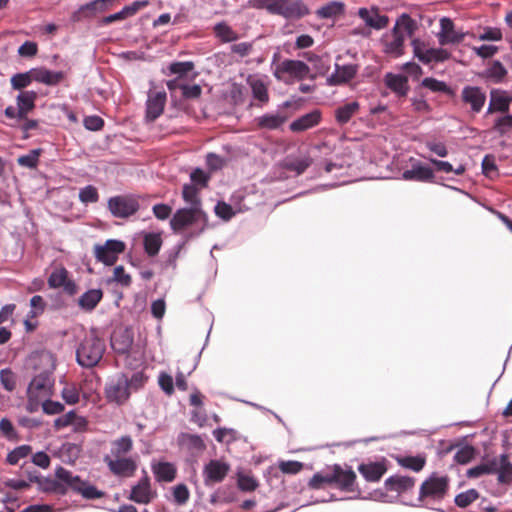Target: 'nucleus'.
Returning <instances> with one entry per match:
<instances>
[{
  "label": "nucleus",
  "instance_id": "f257e3e1",
  "mask_svg": "<svg viewBox=\"0 0 512 512\" xmlns=\"http://www.w3.org/2000/svg\"><path fill=\"white\" fill-rule=\"evenodd\" d=\"M148 377L143 371L133 372L131 375L117 373L110 377L105 385V395L110 403L125 404L132 393L144 388Z\"/></svg>",
  "mask_w": 512,
  "mask_h": 512
},
{
  "label": "nucleus",
  "instance_id": "f03ea898",
  "mask_svg": "<svg viewBox=\"0 0 512 512\" xmlns=\"http://www.w3.org/2000/svg\"><path fill=\"white\" fill-rule=\"evenodd\" d=\"M417 29V23L408 14H401L394 27L384 33L380 39L382 51L393 58H398L404 53L406 37H411Z\"/></svg>",
  "mask_w": 512,
  "mask_h": 512
},
{
  "label": "nucleus",
  "instance_id": "7ed1b4c3",
  "mask_svg": "<svg viewBox=\"0 0 512 512\" xmlns=\"http://www.w3.org/2000/svg\"><path fill=\"white\" fill-rule=\"evenodd\" d=\"M254 6L289 20L301 18L309 13L308 8L299 0H255Z\"/></svg>",
  "mask_w": 512,
  "mask_h": 512
},
{
  "label": "nucleus",
  "instance_id": "20e7f679",
  "mask_svg": "<svg viewBox=\"0 0 512 512\" xmlns=\"http://www.w3.org/2000/svg\"><path fill=\"white\" fill-rule=\"evenodd\" d=\"M207 225V216L201 208L178 209L170 220V227L176 233H181L188 228H195L198 233Z\"/></svg>",
  "mask_w": 512,
  "mask_h": 512
},
{
  "label": "nucleus",
  "instance_id": "39448f33",
  "mask_svg": "<svg viewBox=\"0 0 512 512\" xmlns=\"http://www.w3.org/2000/svg\"><path fill=\"white\" fill-rule=\"evenodd\" d=\"M104 351V342L94 333H90L86 335L76 351L77 362L82 367H94L101 360Z\"/></svg>",
  "mask_w": 512,
  "mask_h": 512
},
{
  "label": "nucleus",
  "instance_id": "423d86ee",
  "mask_svg": "<svg viewBox=\"0 0 512 512\" xmlns=\"http://www.w3.org/2000/svg\"><path fill=\"white\" fill-rule=\"evenodd\" d=\"M56 478L66 485L67 488L80 494L86 499L101 498L104 493L98 490L94 485L82 480L79 476L74 475L63 467H58L55 471Z\"/></svg>",
  "mask_w": 512,
  "mask_h": 512
},
{
  "label": "nucleus",
  "instance_id": "0eeeda50",
  "mask_svg": "<svg viewBox=\"0 0 512 512\" xmlns=\"http://www.w3.org/2000/svg\"><path fill=\"white\" fill-rule=\"evenodd\" d=\"M53 383L52 375L48 371L36 375L31 380L27 388L28 405L31 410L50 397Z\"/></svg>",
  "mask_w": 512,
  "mask_h": 512
},
{
  "label": "nucleus",
  "instance_id": "6e6552de",
  "mask_svg": "<svg viewBox=\"0 0 512 512\" xmlns=\"http://www.w3.org/2000/svg\"><path fill=\"white\" fill-rule=\"evenodd\" d=\"M448 486L447 476L433 473L421 484L418 500L421 502L441 501L448 491Z\"/></svg>",
  "mask_w": 512,
  "mask_h": 512
},
{
  "label": "nucleus",
  "instance_id": "1a4fd4ad",
  "mask_svg": "<svg viewBox=\"0 0 512 512\" xmlns=\"http://www.w3.org/2000/svg\"><path fill=\"white\" fill-rule=\"evenodd\" d=\"M107 207L116 218H128L139 209V202L133 195H118L108 199Z\"/></svg>",
  "mask_w": 512,
  "mask_h": 512
},
{
  "label": "nucleus",
  "instance_id": "9d476101",
  "mask_svg": "<svg viewBox=\"0 0 512 512\" xmlns=\"http://www.w3.org/2000/svg\"><path fill=\"white\" fill-rule=\"evenodd\" d=\"M414 56L422 63L443 62L450 57V53L443 48H430L420 39L411 42Z\"/></svg>",
  "mask_w": 512,
  "mask_h": 512
},
{
  "label": "nucleus",
  "instance_id": "9b49d317",
  "mask_svg": "<svg viewBox=\"0 0 512 512\" xmlns=\"http://www.w3.org/2000/svg\"><path fill=\"white\" fill-rule=\"evenodd\" d=\"M309 73L310 68L303 61L286 59L276 66L274 76L279 80H284L286 75L302 80L307 78Z\"/></svg>",
  "mask_w": 512,
  "mask_h": 512
},
{
  "label": "nucleus",
  "instance_id": "f8f14e48",
  "mask_svg": "<svg viewBox=\"0 0 512 512\" xmlns=\"http://www.w3.org/2000/svg\"><path fill=\"white\" fill-rule=\"evenodd\" d=\"M125 250V243L120 240L109 239L103 245H95L94 254L97 261L107 266L113 265L119 255Z\"/></svg>",
  "mask_w": 512,
  "mask_h": 512
},
{
  "label": "nucleus",
  "instance_id": "ddd939ff",
  "mask_svg": "<svg viewBox=\"0 0 512 512\" xmlns=\"http://www.w3.org/2000/svg\"><path fill=\"white\" fill-rule=\"evenodd\" d=\"M410 168L406 169L402 173V179L406 181H416V182H433L435 179L434 170L428 166L427 164L422 163L421 161L410 158L409 159Z\"/></svg>",
  "mask_w": 512,
  "mask_h": 512
},
{
  "label": "nucleus",
  "instance_id": "4468645a",
  "mask_svg": "<svg viewBox=\"0 0 512 512\" xmlns=\"http://www.w3.org/2000/svg\"><path fill=\"white\" fill-rule=\"evenodd\" d=\"M230 471V466L220 460H210L203 468V480L206 486L222 482Z\"/></svg>",
  "mask_w": 512,
  "mask_h": 512
},
{
  "label": "nucleus",
  "instance_id": "2eb2a0df",
  "mask_svg": "<svg viewBox=\"0 0 512 512\" xmlns=\"http://www.w3.org/2000/svg\"><path fill=\"white\" fill-rule=\"evenodd\" d=\"M104 461L113 474L121 477H130L137 469L136 460L132 457H104Z\"/></svg>",
  "mask_w": 512,
  "mask_h": 512
},
{
  "label": "nucleus",
  "instance_id": "dca6fc26",
  "mask_svg": "<svg viewBox=\"0 0 512 512\" xmlns=\"http://www.w3.org/2000/svg\"><path fill=\"white\" fill-rule=\"evenodd\" d=\"M156 496L157 492L152 489L150 479L145 474L137 484L132 486L129 499L138 504H149Z\"/></svg>",
  "mask_w": 512,
  "mask_h": 512
},
{
  "label": "nucleus",
  "instance_id": "f3484780",
  "mask_svg": "<svg viewBox=\"0 0 512 512\" xmlns=\"http://www.w3.org/2000/svg\"><path fill=\"white\" fill-rule=\"evenodd\" d=\"M48 285L53 289L62 288L68 295L77 293V285L73 280L69 279L68 271L64 267H59L52 271L48 278Z\"/></svg>",
  "mask_w": 512,
  "mask_h": 512
},
{
  "label": "nucleus",
  "instance_id": "a211bd4d",
  "mask_svg": "<svg viewBox=\"0 0 512 512\" xmlns=\"http://www.w3.org/2000/svg\"><path fill=\"white\" fill-rule=\"evenodd\" d=\"M464 37L465 33L455 30L454 23L450 18L440 19V31L437 33V39L441 45L459 43Z\"/></svg>",
  "mask_w": 512,
  "mask_h": 512
},
{
  "label": "nucleus",
  "instance_id": "6ab92c4d",
  "mask_svg": "<svg viewBox=\"0 0 512 512\" xmlns=\"http://www.w3.org/2000/svg\"><path fill=\"white\" fill-rule=\"evenodd\" d=\"M165 104L166 92L164 90L149 91L146 101V118L149 121L157 119L163 113Z\"/></svg>",
  "mask_w": 512,
  "mask_h": 512
},
{
  "label": "nucleus",
  "instance_id": "aec40b11",
  "mask_svg": "<svg viewBox=\"0 0 512 512\" xmlns=\"http://www.w3.org/2000/svg\"><path fill=\"white\" fill-rule=\"evenodd\" d=\"M512 102V96L507 91L500 89H493L490 92L489 105L486 114L495 112L507 113Z\"/></svg>",
  "mask_w": 512,
  "mask_h": 512
},
{
  "label": "nucleus",
  "instance_id": "412c9836",
  "mask_svg": "<svg viewBox=\"0 0 512 512\" xmlns=\"http://www.w3.org/2000/svg\"><path fill=\"white\" fill-rule=\"evenodd\" d=\"M358 16L364 21V23L376 30L385 28L389 23V18L386 15L380 14L378 7L360 8L358 10Z\"/></svg>",
  "mask_w": 512,
  "mask_h": 512
},
{
  "label": "nucleus",
  "instance_id": "4be33fe9",
  "mask_svg": "<svg viewBox=\"0 0 512 512\" xmlns=\"http://www.w3.org/2000/svg\"><path fill=\"white\" fill-rule=\"evenodd\" d=\"M358 72L356 64L340 65L335 63L334 72L327 78V83L331 86L342 85L349 82Z\"/></svg>",
  "mask_w": 512,
  "mask_h": 512
},
{
  "label": "nucleus",
  "instance_id": "5701e85b",
  "mask_svg": "<svg viewBox=\"0 0 512 512\" xmlns=\"http://www.w3.org/2000/svg\"><path fill=\"white\" fill-rule=\"evenodd\" d=\"M321 119V111L318 109H314L311 112L306 113L292 121L289 125V129L294 133L304 132L319 125Z\"/></svg>",
  "mask_w": 512,
  "mask_h": 512
},
{
  "label": "nucleus",
  "instance_id": "b1692460",
  "mask_svg": "<svg viewBox=\"0 0 512 512\" xmlns=\"http://www.w3.org/2000/svg\"><path fill=\"white\" fill-rule=\"evenodd\" d=\"M492 474H497L499 483L510 484L512 483V463L506 455L494 457L491 459Z\"/></svg>",
  "mask_w": 512,
  "mask_h": 512
},
{
  "label": "nucleus",
  "instance_id": "393cba45",
  "mask_svg": "<svg viewBox=\"0 0 512 512\" xmlns=\"http://www.w3.org/2000/svg\"><path fill=\"white\" fill-rule=\"evenodd\" d=\"M332 478L333 483L337 485L338 488L344 491H353V485L356 479V474L350 468H342L339 465H334L332 467Z\"/></svg>",
  "mask_w": 512,
  "mask_h": 512
},
{
  "label": "nucleus",
  "instance_id": "a878e982",
  "mask_svg": "<svg viewBox=\"0 0 512 512\" xmlns=\"http://www.w3.org/2000/svg\"><path fill=\"white\" fill-rule=\"evenodd\" d=\"M462 100L471 106L473 112H480L486 101V94L480 87L466 86L463 88Z\"/></svg>",
  "mask_w": 512,
  "mask_h": 512
},
{
  "label": "nucleus",
  "instance_id": "bb28decb",
  "mask_svg": "<svg viewBox=\"0 0 512 512\" xmlns=\"http://www.w3.org/2000/svg\"><path fill=\"white\" fill-rule=\"evenodd\" d=\"M151 470L157 482H172L176 478L177 468L173 463L152 460Z\"/></svg>",
  "mask_w": 512,
  "mask_h": 512
},
{
  "label": "nucleus",
  "instance_id": "cd10ccee",
  "mask_svg": "<svg viewBox=\"0 0 512 512\" xmlns=\"http://www.w3.org/2000/svg\"><path fill=\"white\" fill-rule=\"evenodd\" d=\"M288 119L287 115L281 112H271L255 119L257 126L261 129L275 130L281 127Z\"/></svg>",
  "mask_w": 512,
  "mask_h": 512
},
{
  "label": "nucleus",
  "instance_id": "c85d7f7f",
  "mask_svg": "<svg viewBox=\"0 0 512 512\" xmlns=\"http://www.w3.org/2000/svg\"><path fill=\"white\" fill-rule=\"evenodd\" d=\"M360 110V104L357 101L345 103L335 109L334 116L338 125L347 124Z\"/></svg>",
  "mask_w": 512,
  "mask_h": 512
},
{
  "label": "nucleus",
  "instance_id": "c756f323",
  "mask_svg": "<svg viewBox=\"0 0 512 512\" xmlns=\"http://www.w3.org/2000/svg\"><path fill=\"white\" fill-rule=\"evenodd\" d=\"M415 485V479L408 476L395 475L385 480L386 489L397 493H404L412 489Z\"/></svg>",
  "mask_w": 512,
  "mask_h": 512
},
{
  "label": "nucleus",
  "instance_id": "7c9ffc66",
  "mask_svg": "<svg viewBox=\"0 0 512 512\" xmlns=\"http://www.w3.org/2000/svg\"><path fill=\"white\" fill-rule=\"evenodd\" d=\"M33 74L34 81L48 86L57 85L64 78V73L62 71H51L46 68H34Z\"/></svg>",
  "mask_w": 512,
  "mask_h": 512
},
{
  "label": "nucleus",
  "instance_id": "2f4dec72",
  "mask_svg": "<svg viewBox=\"0 0 512 512\" xmlns=\"http://www.w3.org/2000/svg\"><path fill=\"white\" fill-rule=\"evenodd\" d=\"M358 469L362 476L371 482L379 481L386 472V466L382 462L361 464Z\"/></svg>",
  "mask_w": 512,
  "mask_h": 512
},
{
  "label": "nucleus",
  "instance_id": "473e14b6",
  "mask_svg": "<svg viewBox=\"0 0 512 512\" xmlns=\"http://www.w3.org/2000/svg\"><path fill=\"white\" fill-rule=\"evenodd\" d=\"M37 93L35 91H21L16 97V107L26 119L29 112L35 107Z\"/></svg>",
  "mask_w": 512,
  "mask_h": 512
},
{
  "label": "nucleus",
  "instance_id": "72a5a7b5",
  "mask_svg": "<svg viewBox=\"0 0 512 512\" xmlns=\"http://www.w3.org/2000/svg\"><path fill=\"white\" fill-rule=\"evenodd\" d=\"M133 449V440L130 436L124 435L111 442L110 453L105 457L126 456Z\"/></svg>",
  "mask_w": 512,
  "mask_h": 512
},
{
  "label": "nucleus",
  "instance_id": "f704fd0d",
  "mask_svg": "<svg viewBox=\"0 0 512 512\" xmlns=\"http://www.w3.org/2000/svg\"><path fill=\"white\" fill-rule=\"evenodd\" d=\"M385 84L399 96H405L409 90L408 80L403 75L387 73L385 75Z\"/></svg>",
  "mask_w": 512,
  "mask_h": 512
},
{
  "label": "nucleus",
  "instance_id": "c9c22d12",
  "mask_svg": "<svg viewBox=\"0 0 512 512\" xmlns=\"http://www.w3.org/2000/svg\"><path fill=\"white\" fill-rule=\"evenodd\" d=\"M143 245L145 252L149 256L157 255L162 246L161 234L155 232L146 233L144 235Z\"/></svg>",
  "mask_w": 512,
  "mask_h": 512
},
{
  "label": "nucleus",
  "instance_id": "e433bc0d",
  "mask_svg": "<svg viewBox=\"0 0 512 512\" xmlns=\"http://www.w3.org/2000/svg\"><path fill=\"white\" fill-rule=\"evenodd\" d=\"M102 299V291L100 289H91L85 292L79 298V306L85 310L94 309Z\"/></svg>",
  "mask_w": 512,
  "mask_h": 512
},
{
  "label": "nucleus",
  "instance_id": "4c0bfd02",
  "mask_svg": "<svg viewBox=\"0 0 512 512\" xmlns=\"http://www.w3.org/2000/svg\"><path fill=\"white\" fill-rule=\"evenodd\" d=\"M426 463V458L422 455L417 456H405L398 458V464L406 469H410L414 472L421 471Z\"/></svg>",
  "mask_w": 512,
  "mask_h": 512
},
{
  "label": "nucleus",
  "instance_id": "58836bf2",
  "mask_svg": "<svg viewBox=\"0 0 512 512\" xmlns=\"http://www.w3.org/2000/svg\"><path fill=\"white\" fill-rule=\"evenodd\" d=\"M248 83L251 87L253 97L260 102H267L269 99L268 90L263 80L259 78H249Z\"/></svg>",
  "mask_w": 512,
  "mask_h": 512
},
{
  "label": "nucleus",
  "instance_id": "ea45409f",
  "mask_svg": "<svg viewBox=\"0 0 512 512\" xmlns=\"http://www.w3.org/2000/svg\"><path fill=\"white\" fill-rule=\"evenodd\" d=\"M32 81H34L33 69L24 73H16L10 79L11 87L14 90H22L28 87Z\"/></svg>",
  "mask_w": 512,
  "mask_h": 512
},
{
  "label": "nucleus",
  "instance_id": "a19ab883",
  "mask_svg": "<svg viewBox=\"0 0 512 512\" xmlns=\"http://www.w3.org/2000/svg\"><path fill=\"white\" fill-rule=\"evenodd\" d=\"M184 201L189 205L188 208H201V202L198 196V188L193 184H185L182 190Z\"/></svg>",
  "mask_w": 512,
  "mask_h": 512
},
{
  "label": "nucleus",
  "instance_id": "79ce46f5",
  "mask_svg": "<svg viewBox=\"0 0 512 512\" xmlns=\"http://www.w3.org/2000/svg\"><path fill=\"white\" fill-rule=\"evenodd\" d=\"M79 454L80 447L74 443H64L59 449V457L64 462L74 463Z\"/></svg>",
  "mask_w": 512,
  "mask_h": 512
},
{
  "label": "nucleus",
  "instance_id": "37998d69",
  "mask_svg": "<svg viewBox=\"0 0 512 512\" xmlns=\"http://www.w3.org/2000/svg\"><path fill=\"white\" fill-rule=\"evenodd\" d=\"M343 11V4L339 2H330L316 11V15L321 19L333 18Z\"/></svg>",
  "mask_w": 512,
  "mask_h": 512
},
{
  "label": "nucleus",
  "instance_id": "c03bdc74",
  "mask_svg": "<svg viewBox=\"0 0 512 512\" xmlns=\"http://www.w3.org/2000/svg\"><path fill=\"white\" fill-rule=\"evenodd\" d=\"M41 150L40 149H33L29 151V153L25 155H21L17 159V163L22 166L29 169L36 168L39 162V156H40Z\"/></svg>",
  "mask_w": 512,
  "mask_h": 512
},
{
  "label": "nucleus",
  "instance_id": "a18cd8bd",
  "mask_svg": "<svg viewBox=\"0 0 512 512\" xmlns=\"http://www.w3.org/2000/svg\"><path fill=\"white\" fill-rule=\"evenodd\" d=\"M493 129L499 135L503 136L512 131V115L505 114L495 119Z\"/></svg>",
  "mask_w": 512,
  "mask_h": 512
},
{
  "label": "nucleus",
  "instance_id": "49530a36",
  "mask_svg": "<svg viewBox=\"0 0 512 512\" xmlns=\"http://www.w3.org/2000/svg\"><path fill=\"white\" fill-rule=\"evenodd\" d=\"M506 74L507 70L499 61H494L486 71L487 78L495 83L501 82Z\"/></svg>",
  "mask_w": 512,
  "mask_h": 512
},
{
  "label": "nucleus",
  "instance_id": "de8ad7c7",
  "mask_svg": "<svg viewBox=\"0 0 512 512\" xmlns=\"http://www.w3.org/2000/svg\"><path fill=\"white\" fill-rule=\"evenodd\" d=\"M479 497V493L475 489H469L455 496L454 502L460 508L469 506Z\"/></svg>",
  "mask_w": 512,
  "mask_h": 512
},
{
  "label": "nucleus",
  "instance_id": "09e8293b",
  "mask_svg": "<svg viewBox=\"0 0 512 512\" xmlns=\"http://www.w3.org/2000/svg\"><path fill=\"white\" fill-rule=\"evenodd\" d=\"M332 470H328L326 472H319L313 475V477L309 481V486L313 489H319L323 487L325 484H332Z\"/></svg>",
  "mask_w": 512,
  "mask_h": 512
},
{
  "label": "nucleus",
  "instance_id": "8fccbe9b",
  "mask_svg": "<svg viewBox=\"0 0 512 512\" xmlns=\"http://www.w3.org/2000/svg\"><path fill=\"white\" fill-rule=\"evenodd\" d=\"M31 453L29 445H21L8 453L7 462L11 465H16L21 459L27 457Z\"/></svg>",
  "mask_w": 512,
  "mask_h": 512
},
{
  "label": "nucleus",
  "instance_id": "3c124183",
  "mask_svg": "<svg viewBox=\"0 0 512 512\" xmlns=\"http://www.w3.org/2000/svg\"><path fill=\"white\" fill-rule=\"evenodd\" d=\"M98 199V190L92 185H87L79 190V200L83 204L96 203Z\"/></svg>",
  "mask_w": 512,
  "mask_h": 512
},
{
  "label": "nucleus",
  "instance_id": "603ef678",
  "mask_svg": "<svg viewBox=\"0 0 512 512\" xmlns=\"http://www.w3.org/2000/svg\"><path fill=\"white\" fill-rule=\"evenodd\" d=\"M173 500L177 505H184L190 497V492L185 484H178L172 489Z\"/></svg>",
  "mask_w": 512,
  "mask_h": 512
},
{
  "label": "nucleus",
  "instance_id": "864d4df0",
  "mask_svg": "<svg viewBox=\"0 0 512 512\" xmlns=\"http://www.w3.org/2000/svg\"><path fill=\"white\" fill-rule=\"evenodd\" d=\"M0 383L3 388L9 392L16 387V376L12 370L6 368L0 371Z\"/></svg>",
  "mask_w": 512,
  "mask_h": 512
},
{
  "label": "nucleus",
  "instance_id": "5fc2aeb1",
  "mask_svg": "<svg viewBox=\"0 0 512 512\" xmlns=\"http://www.w3.org/2000/svg\"><path fill=\"white\" fill-rule=\"evenodd\" d=\"M214 31L216 36L225 42H231L237 38L236 33L225 23L217 24Z\"/></svg>",
  "mask_w": 512,
  "mask_h": 512
},
{
  "label": "nucleus",
  "instance_id": "6e6d98bb",
  "mask_svg": "<svg viewBox=\"0 0 512 512\" xmlns=\"http://www.w3.org/2000/svg\"><path fill=\"white\" fill-rule=\"evenodd\" d=\"M491 467H492L491 460H488V461L482 462L481 464H479L475 467L468 469L466 475L468 478H479L486 474H492Z\"/></svg>",
  "mask_w": 512,
  "mask_h": 512
},
{
  "label": "nucleus",
  "instance_id": "4d7b16f0",
  "mask_svg": "<svg viewBox=\"0 0 512 512\" xmlns=\"http://www.w3.org/2000/svg\"><path fill=\"white\" fill-rule=\"evenodd\" d=\"M194 68V65L192 62H174L171 63L169 66V70L171 74L178 75L177 78L181 79L184 75L191 72Z\"/></svg>",
  "mask_w": 512,
  "mask_h": 512
},
{
  "label": "nucleus",
  "instance_id": "13d9d810",
  "mask_svg": "<svg viewBox=\"0 0 512 512\" xmlns=\"http://www.w3.org/2000/svg\"><path fill=\"white\" fill-rule=\"evenodd\" d=\"M422 86L433 91V92H446L448 86L445 82L439 81L432 77H427L422 80Z\"/></svg>",
  "mask_w": 512,
  "mask_h": 512
},
{
  "label": "nucleus",
  "instance_id": "bf43d9fd",
  "mask_svg": "<svg viewBox=\"0 0 512 512\" xmlns=\"http://www.w3.org/2000/svg\"><path fill=\"white\" fill-rule=\"evenodd\" d=\"M31 310L28 314L30 318H35L42 314L45 309V302L40 295H35L30 299Z\"/></svg>",
  "mask_w": 512,
  "mask_h": 512
},
{
  "label": "nucleus",
  "instance_id": "052dcab7",
  "mask_svg": "<svg viewBox=\"0 0 512 512\" xmlns=\"http://www.w3.org/2000/svg\"><path fill=\"white\" fill-rule=\"evenodd\" d=\"M112 281L127 287L131 283V277L125 272L123 266H117L114 268Z\"/></svg>",
  "mask_w": 512,
  "mask_h": 512
},
{
  "label": "nucleus",
  "instance_id": "680f3d73",
  "mask_svg": "<svg viewBox=\"0 0 512 512\" xmlns=\"http://www.w3.org/2000/svg\"><path fill=\"white\" fill-rule=\"evenodd\" d=\"M43 411L48 415L59 414L64 410V405L58 401H52L48 398L41 401Z\"/></svg>",
  "mask_w": 512,
  "mask_h": 512
},
{
  "label": "nucleus",
  "instance_id": "e2e57ef3",
  "mask_svg": "<svg viewBox=\"0 0 512 512\" xmlns=\"http://www.w3.org/2000/svg\"><path fill=\"white\" fill-rule=\"evenodd\" d=\"M214 210L216 215L225 221L230 220L235 215L232 207L225 202H218Z\"/></svg>",
  "mask_w": 512,
  "mask_h": 512
},
{
  "label": "nucleus",
  "instance_id": "0e129e2a",
  "mask_svg": "<svg viewBox=\"0 0 512 512\" xmlns=\"http://www.w3.org/2000/svg\"><path fill=\"white\" fill-rule=\"evenodd\" d=\"M192 184L196 187H205L209 180V175L200 168L194 169L190 174Z\"/></svg>",
  "mask_w": 512,
  "mask_h": 512
},
{
  "label": "nucleus",
  "instance_id": "69168bd1",
  "mask_svg": "<svg viewBox=\"0 0 512 512\" xmlns=\"http://www.w3.org/2000/svg\"><path fill=\"white\" fill-rule=\"evenodd\" d=\"M311 164L309 158H302L290 161L286 164L287 169L294 171L297 175L302 174Z\"/></svg>",
  "mask_w": 512,
  "mask_h": 512
},
{
  "label": "nucleus",
  "instance_id": "338daca9",
  "mask_svg": "<svg viewBox=\"0 0 512 512\" xmlns=\"http://www.w3.org/2000/svg\"><path fill=\"white\" fill-rule=\"evenodd\" d=\"M474 456V449L471 446H465L459 449L454 456V459L459 464L468 463Z\"/></svg>",
  "mask_w": 512,
  "mask_h": 512
},
{
  "label": "nucleus",
  "instance_id": "774afa93",
  "mask_svg": "<svg viewBox=\"0 0 512 512\" xmlns=\"http://www.w3.org/2000/svg\"><path fill=\"white\" fill-rule=\"evenodd\" d=\"M61 394L68 404H76L79 401V391L75 386L64 387Z\"/></svg>",
  "mask_w": 512,
  "mask_h": 512
}]
</instances>
